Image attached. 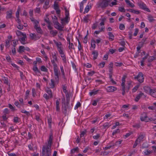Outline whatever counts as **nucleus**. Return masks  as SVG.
<instances>
[{
  "label": "nucleus",
  "mask_w": 156,
  "mask_h": 156,
  "mask_svg": "<svg viewBox=\"0 0 156 156\" xmlns=\"http://www.w3.org/2000/svg\"><path fill=\"white\" fill-rule=\"evenodd\" d=\"M52 140L53 136L52 134H51L50 135L49 139L48 141V143L46 145L50 146H51L52 143Z\"/></svg>",
  "instance_id": "nucleus-19"
},
{
  "label": "nucleus",
  "mask_w": 156,
  "mask_h": 156,
  "mask_svg": "<svg viewBox=\"0 0 156 156\" xmlns=\"http://www.w3.org/2000/svg\"><path fill=\"white\" fill-rule=\"evenodd\" d=\"M37 32L39 34H41L43 33V31L40 26L35 28Z\"/></svg>",
  "instance_id": "nucleus-28"
},
{
  "label": "nucleus",
  "mask_w": 156,
  "mask_h": 156,
  "mask_svg": "<svg viewBox=\"0 0 156 156\" xmlns=\"http://www.w3.org/2000/svg\"><path fill=\"white\" fill-rule=\"evenodd\" d=\"M40 115L38 114L37 115H36L35 116V119L37 121L39 122L41 119L40 118Z\"/></svg>",
  "instance_id": "nucleus-62"
},
{
  "label": "nucleus",
  "mask_w": 156,
  "mask_h": 156,
  "mask_svg": "<svg viewBox=\"0 0 156 156\" xmlns=\"http://www.w3.org/2000/svg\"><path fill=\"white\" fill-rule=\"evenodd\" d=\"M95 73V72L93 71L89 72L87 73V75L89 76H92Z\"/></svg>",
  "instance_id": "nucleus-56"
},
{
  "label": "nucleus",
  "mask_w": 156,
  "mask_h": 156,
  "mask_svg": "<svg viewBox=\"0 0 156 156\" xmlns=\"http://www.w3.org/2000/svg\"><path fill=\"white\" fill-rule=\"evenodd\" d=\"M69 44V49H75L73 43H70V44Z\"/></svg>",
  "instance_id": "nucleus-44"
},
{
  "label": "nucleus",
  "mask_w": 156,
  "mask_h": 156,
  "mask_svg": "<svg viewBox=\"0 0 156 156\" xmlns=\"http://www.w3.org/2000/svg\"><path fill=\"white\" fill-rule=\"evenodd\" d=\"M109 0H101L98 3L99 6L104 9L107 7L110 2Z\"/></svg>",
  "instance_id": "nucleus-3"
},
{
  "label": "nucleus",
  "mask_w": 156,
  "mask_h": 156,
  "mask_svg": "<svg viewBox=\"0 0 156 156\" xmlns=\"http://www.w3.org/2000/svg\"><path fill=\"white\" fill-rule=\"evenodd\" d=\"M146 119V113L144 112L140 116V119L141 121H144Z\"/></svg>",
  "instance_id": "nucleus-20"
},
{
  "label": "nucleus",
  "mask_w": 156,
  "mask_h": 156,
  "mask_svg": "<svg viewBox=\"0 0 156 156\" xmlns=\"http://www.w3.org/2000/svg\"><path fill=\"white\" fill-rule=\"evenodd\" d=\"M125 2L129 6L133 7H134V5L129 0H126Z\"/></svg>",
  "instance_id": "nucleus-33"
},
{
  "label": "nucleus",
  "mask_w": 156,
  "mask_h": 156,
  "mask_svg": "<svg viewBox=\"0 0 156 156\" xmlns=\"http://www.w3.org/2000/svg\"><path fill=\"white\" fill-rule=\"evenodd\" d=\"M155 119L151 117H148L147 116V122H153L154 124H156V122L154 121Z\"/></svg>",
  "instance_id": "nucleus-29"
},
{
  "label": "nucleus",
  "mask_w": 156,
  "mask_h": 156,
  "mask_svg": "<svg viewBox=\"0 0 156 156\" xmlns=\"http://www.w3.org/2000/svg\"><path fill=\"white\" fill-rule=\"evenodd\" d=\"M77 41L78 43V49L79 51H80L82 49V46L81 44H80V41L79 39H77Z\"/></svg>",
  "instance_id": "nucleus-48"
},
{
  "label": "nucleus",
  "mask_w": 156,
  "mask_h": 156,
  "mask_svg": "<svg viewBox=\"0 0 156 156\" xmlns=\"http://www.w3.org/2000/svg\"><path fill=\"white\" fill-rule=\"evenodd\" d=\"M81 104L79 102H77L74 107V109H76L79 107H80L81 106Z\"/></svg>",
  "instance_id": "nucleus-49"
},
{
  "label": "nucleus",
  "mask_w": 156,
  "mask_h": 156,
  "mask_svg": "<svg viewBox=\"0 0 156 156\" xmlns=\"http://www.w3.org/2000/svg\"><path fill=\"white\" fill-rule=\"evenodd\" d=\"M4 114H9V110L7 108H5L3 112Z\"/></svg>",
  "instance_id": "nucleus-64"
},
{
  "label": "nucleus",
  "mask_w": 156,
  "mask_h": 156,
  "mask_svg": "<svg viewBox=\"0 0 156 156\" xmlns=\"http://www.w3.org/2000/svg\"><path fill=\"white\" fill-rule=\"evenodd\" d=\"M111 115V114L110 113H108L106 114L104 117V120H106L108 119L109 117H110Z\"/></svg>",
  "instance_id": "nucleus-52"
},
{
  "label": "nucleus",
  "mask_w": 156,
  "mask_h": 156,
  "mask_svg": "<svg viewBox=\"0 0 156 156\" xmlns=\"http://www.w3.org/2000/svg\"><path fill=\"white\" fill-rule=\"evenodd\" d=\"M109 36V39L111 41H113L114 39V36L111 32H109L108 33Z\"/></svg>",
  "instance_id": "nucleus-26"
},
{
  "label": "nucleus",
  "mask_w": 156,
  "mask_h": 156,
  "mask_svg": "<svg viewBox=\"0 0 156 156\" xmlns=\"http://www.w3.org/2000/svg\"><path fill=\"white\" fill-rule=\"evenodd\" d=\"M21 9L20 7H19L17 9V10L16 12V16L17 18H18L19 16V13Z\"/></svg>",
  "instance_id": "nucleus-36"
},
{
  "label": "nucleus",
  "mask_w": 156,
  "mask_h": 156,
  "mask_svg": "<svg viewBox=\"0 0 156 156\" xmlns=\"http://www.w3.org/2000/svg\"><path fill=\"white\" fill-rule=\"evenodd\" d=\"M41 71L44 72H47L48 71V69L44 66L41 67Z\"/></svg>",
  "instance_id": "nucleus-40"
},
{
  "label": "nucleus",
  "mask_w": 156,
  "mask_h": 156,
  "mask_svg": "<svg viewBox=\"0 0 156 156\" xmlns=\"http://www.w3.org/2000/svg\"><path fill=\"white\" fill-rule=\"evenodd\" d=\"M145 96L144 94L141 93L136 96L135 99V101L136 102H137L140 98H145Z\"/></svg>",
  "instance_id": "nucleus-13"
},
{
  "label": "nucleus",
  "mask_w": 156,
  "mask_h": 156,
  "mask_svg": "<svg viewBox=\"0 0 156 156\" xmlns=\"http://www.w3.org/2000/svg\"><path fill=\"white\" fill-rule=\"evenodd\" d=\"M115 65L117 67H120L123 65V64L122 62H115Z\"/></svg>",
  "instance_id": "nucleus-42"
},
{
  "label": "nucleus",
  "mask_w": 156,
  "mask_h": 156,
  "mask_svg": "<svg viewBox=\"0 0 156 156\" xmlns=\"http://www.w3.org/2000/svg\"><path fill=\"white\" fill-rule=\"evenodd\" d=\"M109 73H113V64L112 62H110L108 66Z\"/></svg>",
  "instance_id": "nucleus-17"
},
{
  "label": "nucleus",
  "mask_w": 156,
  "mask_h": 156,
  "mask_svg": "<svg viewBox=\"0 0 156 156\" xmlns=\"http://www.w3.org/2000/svg\"><path fill=\"white\" fill-rule=\"evenodd\" d=\"M20 118L17 117H15L13 118V121L15 123H18L19 122Z\"/></svg>",
  "instance_id": "nucleus-41"
},
{
  "label": "nucleus",
  "mask_w": 156,
  "mask_h": 156,
  "mask_svg": "<svg viewBox=\"0 0 156 156\" xmlns=\"http://www.w3.org/2000/svg\"><path fill=\"white\" fill-rule=\"evenodd\" d=\"M16 34L18 36H20L23 35V34H25V33H23L19 30H17L16 31Z\"/></svg>",
  "instance_id": "nucleus-46"
},
{
  "label": "nucleus",
  "mask_w": 156,
  "mask_h": 156,
  "mask_svg": "<svg viewBox=\"0 0 156 156\" xmlns=\"http://www.w3.org/2000/svg\"><path fill=\"white\" fill-rule=\"evenodd\" d=\"M23 37L20 38L19 39V41L21 43L23 44H26L25 43L26 39L27 38L26 34H23V35L22 36Z\"/></svg>",
  "instance_id": "nucleus-10"
},
{
  "label": "nucleus",
  "mask_w": 156,
  "mask_h": 156,
  "mask_svg": "<svg viewBox=\"0 0 156 156\" xmlns=\"http://www.w3.org/2000/svg\"><path fill=\"white\" fill-rule=\"evenodd\" d=\"M33 69L34 72H37L38 73L40 72V71L38 69L37 66H34L33 67Z\"/></svg>",
  "instance_id": "nucleus-57"
},
{
  "label": "nucleus",
  "mask_w": 156,
  "mask_h": 156,
  "mask_svg": "<svg viewBox=\"0 0 156 156\" xmlns=\"http://www.w3.org/2000/svg\"><path fill=\"white\" fill-rule=\"evenodd\" d=\"M51 152V146L47 145L46 146H43L42 149L43 156H50Z\"/></svg>",
  "instance_id": "nucleus-2"
},
{
  "label": "nucleus",
  "mask_w": 156,
  "mask_h": 156,
  "mask_svg": "<svg viewBox=\"0 0 156 156\" xmlns=\"http://www.w3.org/2000/svg\"><path fill=\"white\" fill-rule=\"evenodd\" d=\"M60 101V99H59L55 101L56 110L57 111H59L60 110V107L59 106Z\"/></svg>",
  "instance_id": "nucleus-18"
},
{
  "label": "nucleus",
  "mask_w": 156,
  "mask_h": 156,
  "mask_svg": "<svg viewBox=\"0 0 156 156\" xmlns=\"http://www.w3.org/2000/svg\"><path fill=\"white\" fill-rule=\"evenodd\" d=\"M52 57L53 59H54L56 61H57V57L55 52H54L52 54Z\"/></svg>",
  "instance_id": "nucleus-45"
},
{
  "label": "nucleus",
  "mask_w": 156,
  "mask_h": 156,
  "mask_svg": "<svg viewBox=\"0 0 156 156\" xmlns=\"http://www.w3.org/2000/svg\"><path fill=\"white\" fill-rule=\"evenodd\" d=\"M135 78L137 79L138 81L141 83L143 82L144 80L143 75L141 73H139L137 76L135 77Z\"/></svg>",
  "instance_id": "nucleus-7"
},
{
  "label": "nucleus",
  "mask_w": 156,
  "mask_h": 156,
  "mask_svg": "<svg viewBox=\"0 0 156 156\" xmlns=\"http://www.w3.org/2000/svg\"><path fill=\"white\" fill-rule=\"evenodd\" d=\"M150 94L154 98H156V91L155 90H153L150 88Z\"/></svg>",
  "instance_id": "nucleus-15"
},
{
  "label": "nucleus",
  "mask_w": 156,
  "mask_h": 156,
  "mask_svg": "<svg viewBox=\"0 0 156 156\" xmlns=\"http://www.w3.org/2000/svg\"><path fill=\"white\" fill-rule=\"evenodd\" d=\"M49 84L50 87L51 88H53L55 87V83L53 80H51V82L49 83Z\"/></svg>",
  "instance_id": "nucleus-32"
},
{
  "label": "nucleus",
  "mask_w": 156,
  "mask_h": 156,
  "mask_svg": "<svg viewBox=\"0 0 156 156\" xmlns=\"http://www.w3.org/2000/svg\"><path fill=\"white\" fill-rule=\"evenodd\" d=\"M55 60L54 59H53L52 60H51V62L53 64V68H55L58 67L57 65V64L55 63Z\"/></svg>",
  "instance_id": "nucleus-39"
},
{
  "label": "nucleus",
  "mask_w": 156,
  "mask_h": 156,
  "mask_svg": "<svg viewBox=\"0 0 156 156\" xmlns=\"http://www.w3.org/2000/svg\"><path fill=\"white\" fill-rule=\"evenodd\" d=\"M25 50V47L24 46H20L19 47L18 52L20 53L24 52Z\"/></svg>",
  "instance_id": "nucleus-25"
},
{
  "label": "nucleus",
  "mask_w": 156,
  "mask_h": 156,
  "mask_svg": "<svg viewBox=\"0 0 156 156\" xmlns=\"http://www.w3.org/2000/svg\"><path fill=\"white\" fill-rule=\"evenodd\" d=\"M0 123L2 127H6V124L5 123V122H4L3 120H1L0 121Z\"/></svg>",
  "instance_id": "nucleus-60"
},
{
  "label": "nucleus",
  "mask_w": 156,
  "mask_h": 156,
  "mask_svg": "<svg viewBox=\"0 0 156 156\" xmlns=\"http://www.w3.org/2000/svg\"><path fill=\"white\" fill-rule=\"evenodd\" d=\"M49 0H46L45 2L44 5L43 6L44 8L46 9H47L48 8L47 6L49 5Z\"/></svg>",
  "instance_id": "nucleus-34"
},
{
  "label": "nucleus",
  "mask_w": 156,
  "mask_h": 156,
  "mask_svg": "<svg viewBox=\"0 0 156 156\" xmlns=\"http://www.w3.org/2000/svg\"><path fill=\"white\" fill-rule=\"evenodd\" d=\"M53 41L57 47V49L61 55V57L62 58L63 62L65 63H66V58L64 53V48L62 43L60 42H57L55 40H54Z\"/></svg>",
  "instance_id": "nucleus-1"
},
{
  "label": "nucleus",
  "mask_w": 156,
  "mask_h": 156,
  "mask_svg": "<svg viewBox=\"0 0 156 156\" xmlns=\"http://www.w3.org/2000/svg\"><path fill=\"white\" fill-rule=\"evenodd\" d=\"M107 91L108 92H112L117 90L116 87L112 86H109L106 88Z\"/></svg>",
  "instance_id": "nucleus-8"
},
{
  "label": "nucleus",
  "mask_w": 156,
  "mask_h": 156,
  "mask_svg": "<svg viewBox=\"0 0 156 156\" xmlns=\"http://www.w3.org/2000/svg\"><path fill=\"white\" fill-rule=\"evenodd\" d=\"M147 59L148 61L150 62L156 59V58H155L153 56L148 57L147 55Z\"/></svg>",
  "instance_id": "nucleus-30"
},
{
  "label": "nucleus",
  "mask_w": 156,
  "mask_h": 156,
  "mask_svg": "<svg viewBox=\"0 0 156 156\" xmlns=\"http://www.w3.org/2000/svg\"><path fill=\"white\" fill-rule=\"evenodd\" d=\"M138 5L142 9L145 10L146 9V5L143 2H140L138 3Z\"/></svg>",
  "instance_id": "nucleus-12"
},
{
  "label": "nucleus",
  "mask_w": 156,
  "mask_h": 156,
  "mask_svg": "<svg viewBox=\"0 0 156 156\" xmlns=\"http://www.w3.org/2000/svg\"><path fill=\"white\" fill-rule=\"evenodd\" d=\"M120 132V130L119 129H117L116 130H115L113 131V132L112 133V135L114 136L115 134H116L117 133H119Z\"/></svg>",
  "instance_id": "nucleus-51"
},
{
  "label": "nucleus",
  "mask_w": 156,
  "mask_h": 156,
  "mask_svg": "<svg viewBox=\"0 0 156 156\" xmlns=\"http://www.w3.org/2000/svg\"><path fill=\"white\" fill-rule=\"evenodd\" d=\"M21 112L22 113L26 114L27 115H30L29 112H27L24 109L22 110L21 111Z\"/></svg>",
  "instance_id": "nucleus-61"
},
{
  "label": "nucleus",
  "mask_w": 156,
  "mask_h": 156,
  "mask_svg": "<svg viewBox=\"0 0 156 156\" xmlns=\"http://www.w3.org/2000/svg\"><path fill=\"white\" fill-rule=\"evenodd\" d=\"M18 25H17V27L18 29L21 30L23 28V25L21 24V20H17Z\"/></svg>",
  "instance_id": "nucleus-21"
},
{
  "label": "nucleus",
  "mask_w": 156,
  "mask_h": 156,
  "mask_svg": "<svg viewBox=\"0 0 156 156\" xmlns=\"http://www.w3.org/2000/svg\"><path fill=\"white\" fill-rule=\"evenodd\" d=\"M34 24V28H35L39 26V21L37 20H31Z\"/></svg>",
  "instance_id": "nucleus-22"
},
{
  "label": "nucleus",
  "mask_w": 156,
  "mask_h": 156,
  "mask_svg": "<svg viewBox=\"0 0 156 156\" xmlns=\"http://www.w3.org/2000/svg\"><path fill=\"white\" fill-rule=\"evenodd\" d=\"M105 65V62H101L98 65V66L99 68H103Z\"/></svg>",
  "instance_id": "nucleus-37"
},
{
  "label": "nucleus",
  "mask_w": 156,
  "mask_h": 156,
  "mask_svg": "<svg viewBox=\"0 0 156 156\" xmlns=\"http://www.w3.org/2000/svg\"><path fill=\"white\" fill-rule=\"evenodd\" d=\"M92 55H93V58L94 60H95L97 58L98 56V51L94 50L93 51Z\"/></svg>",
  "instance_id": "nucleus-16"
},
{
  "label": "nucleus",
  "mask_w": 156,
  "mask_h": 156,
  "mask_svg": "<svg viewBox=\"0 0 156 156\" xmlns=\"http://www.w3.org/2000/svg\"><path fill=\"white\" fill-rule=\"evenodd\" d=\"M78 150V147H76V148L73 149L71 150V154H73L75 153Z\"/></svg>",
  "instance_id": "nucleus-38"
},
{
  "label": "nucleus",
  "mask_w": 156,
  "mask_h": 156,
  "mask_svg": "<svg viewBox=\"0 0 156 156\" xmlns=\"http://www.w3.org/2000/svg\"><path fill=\"white\" fill-rule=\"evenodd\" d=\"M139 85H136V86H135L132 89V92H136V90H137L138 88H139Z\"/></svg>",
  "instance_id": "nucleus-63"
},
{
  "label": "nucleus",
  "mask_w": 156,
  "mask_h": 156,
  "mask_svg": "<svg viewBox=\"0 0 156 156\" xmlns=\"http://www.w3.org/2000/svg\"><path fill=\"white\" fill-rule=\"evenodd\" d=\"M50 33L53 36H55L57 34V32L56 30H52L50 31Z\"/></svg>",
  "instance_id": "nucleus-55"
},
{
  "label": "nucleus",
  "mask_w": 156,
  "mask_h": 156,
  "mask_svg": "<svg viewBox=\"0 0 156 156\" xmlns=\"http://www.w3.org/2000/svg\"><path fill=\"white\" fill-rule=\"evenodd\" d=\"M98 25V23L97 22H96L94 23L92 27V28L93 30H95L96 29V28L97 27Z\"/></svg>",
  "instance_id": "nucleus-43"
},
{
  "label": "nucleus",
  "mask_w": 156,
  "mask_h": 156,
  "mask_svg": "<svg viewBox=\"0 0 156 156\" xmlns=\"http://www.w3.org/2000/svg\"><path fill=\"white\" fill-rule=\"evenodd\" d=\"M144 136L143 135H140L136 140L138 142H140L143 140Z\"/></svg>",
  "instance_id": "nucleus-27"
},
{
  "label": "nucleus",
  "mask_w": 156,
  "mask_h": 156,
  "mask_svg": "<svg viewBox=\"0 0 156 156\" xmlns=\"http://www.w3.org/2000/svg\"><path fill=\"white\" fill-rule=\"evenodd\" d=\"M65 17L64 19H62L61 20H69V19H70V18L69 17V11L67 10L66 9V8L65 7Z\"/></svg>",
  "instance_id": "nucleus-14"
},
{
  "label": "nucleus",
  "mask_w": 156,
  "mask_h": 156,
  "mask_svg": "<svg viewBox=\"0 0 156 156\" xmlns=\"http://www.w3.org/2000/svg\"><path fill=\"white\" fill-rule=\"evenodd\" d=\"M100 136V134H97L96 135L93 136V137L94 139L97 140L99 138Z\"/></svg>",
  "instance_id": "nucleus-50"
},
{
  "label": "nucleus",
  "mask_w": 156,
  "mask_h": 156,
  "mask_svg": "<svg viewBox=\"0 0 156 156\" xmlns=\"http://www.w3.org/2000/svg\"><path fill=\"white\" fill-rule=\"evenodd\" d=\"M43 97L44 98L47 100H49L50 97H49V96L47 94H44L43 95Z\"/></svg>",
  "instance_id": "nucleus-54"
},
{
  "label": "nucleus",
  "mask_w": 156,
  "mask_h": 156,
  "mask_svg": "<svg viewBox=\"0 0 156 156\" xmlns=\"http://www.w3.org/2000/svg\"><path fill=\"white\" fill-rule=\"evenodd\" d=\"M95 41L94 39H92L91 40V46L93 48H95L96 47Z\"/></svg>",
  "instance_id": "nucleus-31"
},
{
  "label": "nucleus",
  "mask_w": 156,
  "mask_h": 156,
  "mask_svg": "<svg viewBox=\"0 0 156 156\" xmlns=\"http://www.w3.org/2000/svg\"><path fill=\"white\" fill-rule=\"evenodd\" d=\"M146 59V56H145L143 58L142 60L140 61V66H144V60Z\"/></svg>",
  "instance_id": "nucleus-58"
},
{
  "label": "nucleus",
  "mask_w": 156,
  "mask_h": 156,
  "mask_svg": "<svg viewBox=\"0 0 156 156\" xmlns=\"http://www.w3.org/2000/svg\"><path fill=\"white\" fill-rule=\"evenodd\" d=\"M45 22L47 23L48 25V27L49 30H51L52 29V27L50 25V20H45Z\"/></svg>",
  "instance_id": "nucleus-35"
},
{
  "label": "nucleus",
  "mask_w": 156,
  "mask_h": 156,
  "mask_svg": "<svg viewBox=\"0 0 156 156\" xmlns=\"http://www.w3.org/2000/svg\"><path fill=\"white\" fill-rule=\"evenodd\" d=\"M55 74V78L56 81H58L59 80V72L58 71V67L53 68Z\"/></svg>",
  "instance_id": "nucleus-4"
},
{
  "label": "nucleus",
  "mask_w": 156,
  "mask_h": 156,
  "mask_svg": "<svg viewBox=\"0 0 156 156\" xmlns=\"http://www.w3.org/2000/svg\"><path fill=\"white\" fill-rule=\"evenodd\" d=\"M54 26L55 28L60 30H62L64 27L62 24H60L58 22L55 21L54 22Z\"/></svg>",
  "instance_id": "nucleus-5"
},
{
  "label": "nucleus",
  "mask_w": 156,
  "mask_h": 156,
  "mask_svg": "<svg viewBox=\"0 0 156 156\" xmlns=\"http://www.w3.org/2000/svg\"><path fill=\"white\" fill-rule=\"evenodd\" d=\"M119 28L121 30H123L125 29V27L124 24H121L119 25Z\"/></svg>",
  "instance_id": "nucleus-53"
},
{
  "label": "nucleus",
  "mask_w": 156,
  "mask_h": 156,
  "mask_svg": "<svg viewBox=\"0 0 156 156\" xmlns=\"http://www.w3.org/2000/svg\"><path fill=\"white\" fill-rule=\"evenodd\" d=\"M119 10L122 12H124L125 11L124 8L122 7H120L119 8Z\"/></svg>",
  "instance_id": "nucleus-59"
},
{
  "label": "nucleus",
  "mask_w": 156,
  "mask_h": 156,
  "mask_svg": "<svg viewBox=\"0 0 156 156\" xmlns=\"http://www.w3.org/2000/svg\"><path fill=\"white\" fill-rule=\"evenodd\" d=\"M30 36L32 40H37L39 39L40 37L37 36L34 33H30Z\"/></svg>",
  "instance_id": "nucleus-9"
},
{
  "label": "nucleus",
  "mask_w": 156,
  "mask_h": 156,
  "mask_svg": "<svg viewBox=\"0 0 156 156\" xmlns=\"http://www.w3.org/2000/svg\"><path fill=\"white\" fill-rule=\"evenodd\" d=\"M46 92L48 94V95L49 96V97H50V98H52L53 97V95L51 92V90L49 88H48L46 90Z\"/></svg>",
  "instance_id": "nucleus-24"
},
{
  "label": "nucleus",
  "mask_w": 156,
  "mask_h": 156,
  "mask_svg": "<svg viewBox=\"0 0 156 156\" xmlns=\"http://www.w3.org/2000/svg\"><path fill=\"white\" fill-rule=\"evenodd\" d=\"M62 88L64 92L66 94L67 103H68L69 101V98L68 92L66 90L67 87L66 85H64L63 86Z\"/></svg>",
  "instance_id": "nucleus-6"
},
{
  "label": "nucleus",
  "mask_w": 156,
  "mask_h": 156,
  "mask_svg": "<svg viewBox=\"0 0 156 156\" xmlns=\"http://www.w3.org/2000/svg\"><path fill=\"white\" fill-rule=\"evenodd\" d=\"M51 118H49L48 119V125L49 126V127L51 128Z\"/></svg>",
  "instance_id": "nucleus-47"
},
{
  "label": "nucleus",
  "mask_w": 156,
  "mask_h": 156,
  "mask_svg": "<svg viewBox=\"0 0 156 156\" xmlns=\"http://www.w3.org/2000/svg\"><path fill=\"white\" fill-rule=\"evenodd\" d=\"M100 91V90L99 89L96 90V89H94L89 93V95L90 96H94L97 94Z\"/></svg>",
  "instance_id": "nucleus-11"
},
{
  "label": "nucleus",
  "mask_w": 156,
  "mask_h": 156,
  "mask_svg": "<svg viewBox=\"0 0 156 156\" xmlns=\"http://www.w3.org/2000/svg\"><path fill=\"white\" fill-rule=\"evenodd\" d=\"M12 13V11L11 10H10L9 11H7L6 12V14L7 15L6 18L7 19H11Z\"/></svg>",
  "instance_id": "nucleus-23"
}]
</instances>
